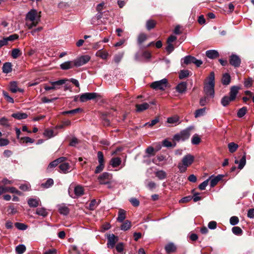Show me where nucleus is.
<instances>
[{
  "label": "nucleus",
  "instance_id": "nucleus-1",
  "mask_svg": "<svg viewBox=\"0 0 254 254\" xmlns=\"http://www.w3.org/2000/svg\"><path fill=\"white\" fill-rule=\"evenodd\" d=\"M40 21V15H38L35 9H32L29 11L26 16V25L29 29L37 26Z\"/></svg>",
  "mask_w": 254,
  "mask_h": 254
},
{
  "label": "nucleus",
  "instance_id": "nucleus-2",
  "mask_svg": "<svg viewBox=\"0 0 254 254\" xmlns=\"http://www.w3.org/2000/svg\"><path fill=\"white\" fill-rule=\"evenodd\" d=\"M194 157L190 154L185 155L182 160V162L179 163L178 167L181 173H184L188 166L193 162Z\"/></svg>",
  "mask_w": 254,
  "mask_h": 254
},
{
  "label": "nucleus",
  "instance_id": "nucleus-3",
  "mask_svg": "<svg viewBox=\"0 0 254 254\" xmlns=\"http://www.w3.org/2000/svg\"><path fill=\"white\" fill-rule=\"evenodd\" d=\"M190 128H187L182 130L180 132L176 134L173 138V142H179L180 141H184L188 139L190 135Z\"/></svg>",
  "mask_w": 254,
  "mask_h": 254
},
{
  "label": "nucleus",
  "instance_id": "nucleus-4",
  "mask_svg": "<svg viewBox=\"0 0 254 254\" xmlns=\"http://www.w3.org/2000/svg\"><path fill=\"white\" fill-rule=\"evenodd\" d=\"M168 85V80L166 78L153 82L150 87L155 90H164Z\"/></svg>",
  "mask_w": 254,
  "mask_h": 254
},
{
  "label": "nucleus",
  "instance_id": "nucleus-5",
  "mask_svg": "<svg viewBox=\"0 0 254 254\" xmlns=\"http://www.w3.org/2000/svg\"><path fill=\"white\" fill-rule=\"evenodd\" d=\"M183 62L182 63V65L183 64L185 65H188L190 64H194L197 67H199L202 64V61L200 60H197L195 57L191 56H187L182 59Z\"/></svg>",
  "mask_w": 254,
  "mask_h": 254
},
{
  "label": "nucleus",
  "instance_id": "nucleus-6",
  "mask_svg": "<svg viewBox=\"0 0 254 254\" xmlns=\"http://www.w3.org/2000/svg\"><path fill=\"white\" fill-rule=\"evenodd\" d=\"M112 178V174L107 172H104L98 177V180L100 184L105 185L109 184Z\"/></svg>",
  "mask_w": 254,
  "mask_h": 254
},
{
  "label": "nucleus",
  "instance_id": "nucleus-7",
  "mask_svg": "<svg viewBox=\"0 0 254 254\" xmlns=\"http://www.w3.org/2000/svg\"><path fill=\"white\" fill-rule=\"evenodd\" d=\"M90 60V57L88 55H84L79 57L73 61L74 65L76 67L85 64Z\"/></svg>",
  "mask_w": 254,
  "mask_h": 254
},
{
  "label": "nucleus",
  "instance_id": "nucleus-8",
  "mask_svg": "<svg viewBox=\"0 0 254 254\" xmlns=\"http://www.w3.org/2000/svg\"><path fill=\"white\" fill-rule=\"evenodd\" d=\"M229 63L235 67H238L240 66L241 59L237 55L233 54L229 57Z\"/></svg>",
  "mask_w": 254,
  "mask_h": 254
},
{
  "label": "nucleus",
  "instance_id": "nucleus-9",
  "mask_svg": "<svg viewBox=\"0 0 254 254\" xmlns=\"http://www.w3.org/2000/svg\"><path fill=\"white\" fill-rule=\"evenodd\" d=\"M214 84L206 83L204 86V92L206 97L213 98L214 95Z\"/></svg>",
  "mask_w": 254,
  "mask_h": 254
},
{
  "label": "nucleus",
  "instance_id": "nucleus-10",
  "mask_svg": "<svg viewBox=\"0 0 254 254\" xmlns=\"http://www.w3.org/2000/svg\"><path fill=\"white\" fill-rule=\"evenodd\" d=\"M98 96L96 93H85L80 95L79 100L82 102H86L88 100L95 99Z\"/></svg>",
  "mask_w": 254,
  "mask_h": 254
},
{
  "label": "nucleus",
  "instance_id": "nucleus-11",
  "mask_svg": "<svg viewBox=\"0 0 254 254\" xmlns=\"http://www.w3.org/2000/svg\"><path fill=\"white\" fill-rule=\"evenodd\" d=\"M66 159V158L65 157H62L55 160L49 164L47 168V171L49 172L51 171L53 168L57 166L59 164L64 162Z\"/></svg>",
  "mask_w": 254,
  "mask_h": 254
},
{
  "label": "nucleus",
  "instance_id": "nucleus-12",
  "mask_svg": "<svg viewBox=\"0 0 254 254\" xmlns=\"http://www.w3.org/2000/svg\"><path fill=\"white\" fill-rule=\"evenodd\" d=\"M118 241V237L115 236L114 234L109 235L108 237L107 245L109 248H113L115 244Z\"/></svg>",
  "mask_w": 254,
  "mask_h": 254
},
{
  "label": "nucleus",
  "instance_id": "nucleus-13",
  "mask_svg": "<svg viewBox=\"0 0 254 254\" xmlns=\"http://www.w3.org/2000/svg\"><path fill=\"white\" fill-rule=\"evenodd\" d=\"M59 167L60 168V172L66 174L69 172L70 165L68 163L63 162L60 163Z\"/></svg>",
  "mask_w": 254,
  "mask_h": 254
},
{
  "label": "nucleus",
  "instance_id": "nucleus-14",
  "mask_svg": "<svg viewBox=\"0 0 254 254\" xmlns=\"http://www.w3.org/2000/svg\"><path fill=\"white\" fill-rule=\"evenodd\" d=\"M41 203L39 198H30L27 201V203L30 207H37Z\"/></svg>",
  "mask_w": 254,
  "mask_h": 254
},
{
  "label": "nucleus",
  "instance_id": "nucleus-15",
  "mask_svg": "<svg viewBox=\"0 0 254 254\" xmlns=\"http://www.w3.org/2000/svg\"><path fill=\"white\" fill-rule=\"evenodd\" d=\"M149 104L147 103H143L141 104H136L135 105V111L136 112H143L149 108Z\"/></svg>",
  "mask_w": 254,
  "mask_h": 254
},
{
  "label": "nucleus",
  "instance_id": "nucleus-16",
  "mask_svg": "<svg viewBox=\"0 0 254 254\" xmlns=\"http://www.w3.org/2000/svg\"><path fill=\"white\" fill-rule=\"evenodd\" d=\"M239 89L240 87L237 86H233L231 87L229 93V97L231 98V99L235 100L236 98V96L238 93Z\"/></svg>",
  "mask_w": 254,
  "mask_h": 254
},
{
  "label": "nucleus",
  "instance_id": "nucleus-17",
  "mask_svg": "<svg viewBox=\"0 0 254 254\" xmlns=\"http://www.w3.org/2000/svg\"><path fill=\"white\" fill-rule=\"evenodd\" d=\"M206 56L209 59H214L219 57V54L216 50H210L206 52Z\"/></svg>",
  "mask_w": 254,
  "mask_h": 254
},
{
  "label": "nucleus",
  "instance_id": "nucleus-18",
  "mask_svg": "<svg viewBox=\"0 0 254 254\" xmlns=\"http://www.w3.org/2000/svg\"><path fill=\"white\" fill-rule=\"evenodd\" d=\"M9 90L12 93H16L17 91L20 92H23V90L20 88H18L17 86V82L15 81H12L10 83Z\"/></svg>",
  "mask_w": 254,
  "mask_h": 254
},
{
  "label": "nucleus",
  "instance_id": "nucleus-19",
  "mask_svg": "<svg viewBox=\"0 0 254 254\" xmlns=\"http://www.w3.org/2000/svg\"><path fill=\"white\" fill-rule=\"evenodd\" d=\"M235 163L239 164L238 168L240 170L242 169L246 163V153H244V155L243 156V157H242V158L240 159V161H238V160L236 159L235 160Z\"/></svg>",
  "mask_w": 254,
  "mask_h": 254
},
{
  "label": "nucleus",
  "instance_id": "nucleus-20",
  "mask_svg": "<svg viewBox=\"0 0 254 254\" xmlns=\"http://www.w3.org/2000/svg\"><path fill=\"white\" fill-rule=\"evenodd\" d=\"M187 88V84L186 82L180 83L176 87L177 91L180 93H183L186 92Z\"/></svg>",
  "mask_w": 254,
  "mask_h": 254
},
{
  "label": "nucleus",
  "instance_id": "nucleus-21",
  "mask_svg": "<svg viewBox=\"0 0 254 254\" xmlns=\"http://www.w3.org/2000/svg\"><path fill=\"white\" fill-rule=\"evenodd\" d=\"M74 66L73 61L65 62L60 65L61 68L63 70L72 68Z\"/></svg>",
  "mask_w": 254,
  "mask_h": 254
},
{
  "label": "nucleus",
  "instance_id": "nucleus-22",
  "mask_svg": "<svg viewBox=\"0 0 254 254\" xmlns=\"http://www.w3.org/2000/svg\"><path fill=\"white\" fill-rule=\"evenodd\" d=\"M212 176L209 179H210V186L214 187L223 177V175H219L216 177L211 179Z\"/></svg>",
  "mask_w": 254,
  "mask_h": 254
},
{
  "label": "nucleus",
  "instance_id": "nucleus-23",
  "mask_svg": "<svg viewBox=\"0 0 254 254\" xmlns=\"http://www.w3.org/2000/svg\"><path fill=\"white\" fill-rule=\"evenodd\" d=\"M231 81V76L229 73H225L221 79L222 83L224 85H228Z\"/></svg>",
  "mask_w": 254,
  "mask_h": 254
},
{
  "label": "nucleus",
  "instance_id": "nucleus-24",
  "mask_svg": "<svg viewBox=\"0 0 254 254\" xmlns=\"http://www.w3.org/2000/svg\"><path fill=\"white\" fill-rule=\"evenodd\" d=\"M12 71V64L11 63H5L2 66V71L4 73H8Z\"/></svg>",
  "mask_w": 254,
  "mask_h": 254
},
{
  "label": "nucleus",
  "instance_id": "nucleus-25",
  "mask_svg": "<svg viewBox=\"0 0 254 254\" xmlns=\"http://www.w3.org/2000/svg\"><path fill=\"white\" fill-rule=\"evenodd\" d=\"M126 218V211L122 209H120L118 212V217L117 220L119 222H122Z\"/></svg>",
  "mask_w": 254,
  "mask_h": 254
},
{
  "label": "nucleus",
  "instance_id": "nucleus-26",
  "mask_svg": "<svg viewBox=\"0 0 254 254\" xmlns=\"http://www.w3.org/2000/svg\"><path fill=\"white\" fill-rule=\"evenodd\" d=\"M36 214L43 217H45L48 215V212L45 208L40 207L37 208Z\"/></svg>",
  "mask_w": 254,
  "mask_h": 254
},
{
  "label": "nucleus",
  "instance_id": "nucleus-27",
  "mask_svg": "<svg viewBox=\"0 0 254 254\" xmlns=\"http://www.w3.org/2000/svg\"><path fill=\"white\" fill-rule=\"evenodd\" d=\"M11 116L15 119L21 120L26 119L28 117V115L24 113L18 112L12 114Z\"/></svg>",
  "mask_w": 254,
  "mask_h": 254
},
{
  "label": "nucleus",
  "instance_id": "nucleus-28",
  "mask_svg": "<svg viewBox=\"0 0 254 254\" xmlns=\"http://www.w3.org/2000/svg\"><path fill=\"white\" fill-rule=\"evenodd\" d=\"M156 23V21L154 20H148L146 23V29L149 31L151 30L152 29H153L155 27Z\"/></svg>",
  "mask_w": 254,
  "mask_h": 254
},
{
  "label": "nucleus",
  "instance_id": "nucleus-29",
  "mask_svg": "<svg viewBox=\"0 0 254 254\" xmlns=\"http://www.w3.org/2000/svg\"><path fill=\"white\" fill-rule=\"evenodd\" d=\"M165 250L168 254L175 252L176 250V247L173 243H169L165 246Z\"/></svg>",
  "mask_w": 254,
  "mask_h": 254
},
{
  "label": "nucleus",
  "instance_id": "nucleus-30",
  "mask_svg": "<svg viewBox=\"0 0 254 254\" xmlns=\"http://www.w3.org/2000/svg\"><path fill=\"white\" fill-rule=\"evenodd\" d=\"M58 209L60 213L64 215H67L69 212L68 208L65 205L59 206Z\"/></svg>",
  "mask_w": 254,
  "mask_h": 254
},
{
  "label": "nucleus",
  "instance_id": "nucleus-31",
  "mask_svg": "<svg viewBox=\"0 0 254 254\" xmlns=\"http://www.w3.org/2000/svg\"><path fill=\"white\" fill-rule=\"evenodd\" d=\"M96 55L97 57H99L101 58V59L105 60L107 58L108 56V53L106 51L100 50L97 52Z\"/></svg>",
  "mask_w": 254,
  "mask_h": 254
},
{
  "label": "nucleus",
  "instance_id": "nucleus-32",
  "mask_svg": "<svg viewBox=\"0 0 254 254\" xmlns=\"http://www.w3.org/2000/svg\"><path fill=\"white\" fill-rule=\"evenodd\" d=\"M238 145L233 142H230L228 145L229 151L231 153L235 152L238 148Z\"/></svg>",
  "mask_w": 254,
  "mask_h": 254
},
{
  "label": "nucleus",
  "instance_id": "nucleus-33",
  "mask_svg": "<svg viewBox=\"0 0 254 254\" xmlns=\"http://www.w3.org/2000/svg\"><path fill=\"white\" fill-rule=\"evenodd\" d=\"M233 101L234 100L231 99V97L227 96H225L221 99V103L223 106L226 107L229 104L230 102Z\"/></svg>",
  "mask_w": 254,
  "mask_h": 254
},
{
  "label": "nucleus",
  "instance_id": "nucleus-34",
  "mask_svg": "<svg viewBox=\"0 0 254 254\" xmlns=\"http://www.w3.org/2000/svg\"><path fill=\"white\" fill-rule=\"evenodd\" d=\"M167 123L171 124H179V118L177 116L169 117L167 119Z\"/></svg>",
  "mask_w": 254,
  "mask_h": 254
},
{
  "label": "nucleus",
  "instance_id": "nucleus-35",
  "mask_svg": "<svg viewBox=\"0 0 254 254\" xmlns=\"http://www.w3.org/2000/svg\"><path fill=\"white\" fill-rule=\"evenodd\" d=\"M121 163V159L119 157L113 158L111 160V164L113 167L119 166Z\"/></svg>",
  "mask_w": 254,
  "mask_h": 254
},
{
  "label": "nucleus",
  "instance_id": "nucleus-36",
  "mask_svg": "<svg viewBox=\"0 0 254 254\" xmlns=\"http://www.w3.org/2000/svg\"><path fill=\"white\" fill-rule=\"evenodd\" d=\"M74 193L77 196H80L83 194L84 190L83 187L80 186H77L74 188Z\"/></svg>",
  "mask_w": 254,
  "mask_h": 254
},
{
  "label": "nucleus",
  "instance_id": "nucleus-37",
  "mask_svg": "<svg viewBox=\"0 0 254 254\" xmlns=\"http://www.w3.org/2000/svg\"><path fill=\"white\" fill-rule=\"evenodd\" d=\"M131 226V222L129 220H126L121 225V229L124 231H127L130 228Z\"/></svg>",
  "mask_w": 254,
  "mask_h": 254
},
{
  "label": "nucleus",
  "instance_id": "nucleus-38",
  "mask_svg": "<svg viewBox=\"0 0 254 254\" xmlns=\"http://www.w3.org/2000/svg\"><path fill=\"white\" fill-rule=\"evenodd\" d=\"M156 176L160 180H163L166 178L167 174L163 170H160L155 173Z\"/></svg>",
  "mask_w": 254,
  "mask_h": 254
},
{
  "label": "nucleus",
  "instance_id": "nucleus-39",
  "mask_svg": "<svg viewBox=\"0 0 254 254\" xmlns=\"http://www.w3.org/2000/svg\"><path fill=\"white\" fill-rule=\"evenodd\" d=\"M26 251V247L24 245H19L15 248V251L17 254H22Z\"/></svg>",
  "mask_w": 254,
  "mask_h": 254
},
{
  "label": "nucleus",
  "instance_id": "nucleus-40",
  "mask_svg": "<svg viewBox=\"0 0 254 254\" xmlns=\"http://www.w3.org/2000/svg\"><path fill=\"white\" fill-rule=\"evenodd\" d=\"M54 184V180L52 179H48L45 183H43L41 186L44 188H49Z\"/></svg>",
  "mask_w": 254,
  "mask_h": 254
},
{
  "label": "nucleus",
  "instance_id": "nucleus-41",
  "mask_svg": "<svg viewBox=\"0 0 254 254\" xmlns=\"http://www.w3.org/2000/svg\"><path fill=\"white\" fill-rule=\"evenodd\" d=\"M21 55V52L19 49H13L11 51V56L13 59H16Z\"/></svg>",
  "mask_w": 254,
  "mask_h": 254
},
{
  "label": "nucleus",
  "instance_id": "nucleus-42",
  "mask_svg": "<svg viewBox=\"0 0 254 254\" xmlns=\"http://www.w3.org/2000/svg\"><path fill=\"white\" fill-rule=\"evenodd\" d=\"M247 112V108L246 107H243L240 109L237 112V116L239 118H242L244 117Z\"/></svg>",
  "mask_w": 254,
  "mask_h": 254
},
{
  "label": "nucleus",
  "instance_id": "nucleus-43",
  "mask_svg": "<svg viewBox=\"0 0 254 254\" xmlns=\"http://www.w3.org/2000/svg\"><path fill=\"white\" fill-rule=\"evenodd\" d=\"M163 145L167 147H174L176 145V142L173 141V143H172L167 139H165L163 141Z\"/></svg>",
  "mask_w": 254,
  "mask_h": 254
},
{
  "label": "nucleus",
  "instance_id": "nucleus-44",
  "mask_svg": "<svg viewBox=\"0 0 254 254\" xmlns=\"http://www.w3.org/2000/svg\"><path fill=\"white\" fill-rule=\"evenodd\" d=\"M200 142V138L197 134H195L192 137L191 143L192 144L197 145Z\"/></svg>",
  "mask_w": 254,
  "mask_h": 254
},
{
  "label": "nucleus",
  "instance_id": "nucleus-45",
  "mask_svg": "<svg viewBox=\"0 0 254 254\" xmlns=\"http://www.w3.org/2000/svg\"><path fill=\"white\" fill-rule=\"evenodd\" d=\"M232 232L236 235H241L243 233L242 229L238 226L233 227L232 229Z\"/></svg>",
  "mask_w": 254,
  "mask_h": 254
},
{
  "label": "nucleus",
  "instance_id": "nucleus-46",
  "mask_svg": "<svg viewBox=\"0 0 254 254\" xmlns=\"http://www.w3.org/2000/svg\"><path fill=\"white\" fill-rule=\"evenodd\" d=\"M189 75V71L188 70H182L179 74L180 79H183L187 77Z\"/></svg>",
  "mask_w": 254,
  "mask_h": 254
},
{
  "label": "nucleus",
  "instance_id": "nucleus-47",
  "mask_svg": "<svg viewBox=\"0 0 254 254\" xmlns=\"http://www.w3.org/2000/svg\"><path fill=\"white\" fill-rule=\"evenodd\" d=\"M205 112V108L200 109L196 110L195 112V117L198 118L201 116H203Z\"/></svg>",
  "mask_w": 254,
  "mask_h": 254
},
{
  "label": "nucleus",
  "instance_id": "nucleus-48",
  "mask_svg": "<svg viewBox=\"0 0 254 254\" xmlns=\"http://www.w3.org/2000/svg\"><path fill=\"white\" fill-rule=\"evenodd\" d=\"M2 94H3V96L4 97L5 100L7 102H8L9 103H13L14 102L13 99L9 96L8 93L7 92H6V91H3Z\"/></svg>",
  "mask_w": 254,
  "mask_h": 254
},
{
  "label": "nucleus",
  "instance_id": "nucleus-49",
  "mask_svg": "<svg viewBox=\"0 0 254 254\" xmlns=\"http://www.w3.org/2000/svg\"><path fill=\"white\" fill-rule=\"evenodd\" d=\"M20 141H22L23 143H34V139L29 137H23L20 138Z\"/></svg>",
  "mask_w": 254,
  "mask_h": 254
},
{
  "label": "nucleus",
  "instance_id": "nucleus-50",
  "mask_svg": "<svg viewBox=\"0 0 254 254\" xmlns=\"http://www.w3.org/2000/svg\"><path fill=\"white\" fill-rule=\"evenodd\" d=\"M147 39V36L146 34L144 33H141L139 34L138 37L137 41L138 43L141 44L144 41H145Z\"/></svg>",
  "mask_w": 254,
  "mask_h": 254
},
{
  "label": "nucleus",
  "instance_id": "nucleus-51",
  "mask_svg": "<svg viewBox=\"0 0 254 254\" xmlns=\"http://www.w3.org/2000/svg\"><path fill=\"white\" fill-rule=\"evenodd\" d=\"M239 222V218L237 216H232L230 219V223L232 225H235Z\"/></svg>",
  "mask_w": 254,
  "mask_h": 254
},
{
  "label": "nucleus",
  "instance_id": "nucleus-52",
  "mask_svg": "<svg viewBox=\"0 0 254 254\" xmlns=\"http://www.w3.org/2000/svg\"><path fill=\"white\" fill-rule=\"evenodd\" d=\"M215 74L214 72H210L209 76L208 77V83L214 84L215 85Z\"/></svg>",
  "mask_w": 254,
  "mask_h": 254
},
{
  "label": "nucleus",
  "instance_id": "nucleus-53",
  "mask_svg": "<svg viewBox=\"0 0 254 254\" xmlns=\"http://www.w3.org/2000/svg\"><path fill=\"white\" fill-rule=\"evenodd\" d=\"M19 36L18 35L16 34H14L12 35H10L9 36L7 37H5L7 42L8 43V41H13L15 40H17Z\"/></svg>",
  "mask_w": 254,
  "mask_h": 254
},
{
  "label": "nucleus",
  "instance_id": "nucleus-54",
  "mask_svg": "<svg viewBox=\"0 0 254 254\" xmlns=\"http://www.w3.org/2000/svg\"><path fill=\"white\" fill-rule=\"evenodd\" d=\"M109 114L108 113H105L102 114L103 121V124L104 126H108L110 125V121L109 120L106 119V117Z\"/></svg>",
  "mask_w": 254,
  "mask_h": 254
},
{
  "label": "nucleus",
  "instance_id": "nucleus-55",
  "mask_svg": "<svg viewBox=\"0 0 254 254\" xmlns=\"http://www.w3.org/2000/svg\"><path fill=\"white\" fill-rule=\"evenodd\" d=\"M81 110L80 108H76L73 110H71L70 111H64L62 113V114L65 115V114H74L77 113H78L79 111Z\"/></svg>",
  "mask_w": 254,
  "mask_h": 254
},
{
  "label": "nucleus",
  "instance_id": "nucleus-56",
  "mask_svg": "<svg viewBox=\"0 0 254 254\" xmlns=\"http://www.w3.org/2000/svg\"><path fill=\"white\" fill-rule=\"evenodd\" d=\"M167 46L166 47V50L169 55L174 50V47L171 43H167Z\"/></svg>",
  "mask_w": 254,
  "mask_h": 254
},
{
  "label": "nucleus",
  "instance_id": "nucleus-57",
  "mask_svg": "<svg viewBox=\"0 0 254 254\" xmlns=\"http://www.w3.org/2000/svg\"><path fill=\"white\" fill-rule=\"evenodd\" d=\"M15 225L16 227V228L19 230H26L27 228V225L21 223L17 222L15 223Z\"/></svg>",
  "mask_w": 254,
  "mask_h": 254
},
{
  "label": "nucleus",
  "instance_id": "nucleus-58",
  "mask_svg": "<svg viewBox=\"0 0 254 254\" xmlns=\"http://www.w3.org/2000/svg\"><path fill=\"white\" fill-rule=\"evenodd\" d=\"M129 202L131 203V204L135 207L139 206V201L136 198H131L129 199Z\"/></svg>",
  "mask_w": 254,
  "mask_h": 254
},
{
  "label": "nucleus",
  "instance_id": "nucleus-59",
  "mask_svg": "<svg viewBox=\"0 0 254 254\" xmlns=\"http://www.w3.org/2000/svg\"><path fill=\"white\" fill-rule=\"evenodd\" d=\"M98 159L99 164L104 163V155L101 151H98L97 153Z\"/></svg>",
  "mask_w": 254,
  "mask_h": 254
},
{
  "label": "nucleus",
  "instance_id": "nucleus-60",
  "mask_svg": "<svg viewBox=\"0 0 254 254\" xmlns=\"http://www.w3.org/2000/svg\"><path fill=\"white\" fill-rule=\"evenodd\" d=\"M209 180V179H207V180L204 181V182H203L202 183H201L199 185L198 188L200 190H204L205 189V188L206 187V186L208 185Z\"/></svg>",
  "mask_w": 254,
  "mask_h": 254
},
{
  "label": "nucleus",
  "instance_id": "nucleus-61",
  "mask_svg": "<svg viewBox=\"0 0 254 254\" xmlns=\"http://www.w3.org/2000/svg\"><path fill=\"white\" fill-rule=\"evenodd\" d=\"M192 199V196L189 195L182 198L179 200L180 203H187Z\"/></svg>",
  "mask_w": 254,
  "mask_h": 254
},
{
  "label": "nucleus",
  "instance_id": "nucleus-62",
  "mask_svg": "<svg viewBox=\"0 0 254 254\" xmlns=\"http://www.w3.org/2000/svg\"><path fill=\"white\" fill-rule=\"evenodd\" d=\"M67 80V79H62L58 81L52 82L51 84H54V86L56 87L57 86H59L64 84L65 82V81Z\"/></svg>",
  "mask_w": 254,
  "mask_h": 254
},
{
  "label": "nucleus",
  "instance_id": "nucleus-63",
  "mask_svg": "<svg viewBox=\"0 0 254 254\" xmlns=\"http://www.w3.org/2000/svg\"><path fill=\"white\" fill-rule=\"evenodd\" d=\"M104 168V163L99 164V165L96 167L95 171V173L96 174H98V173L101 172L103 170Z\"/></svg>",
  "mask_w": 254,
  "mask_h": 254
},
{
  "label": "nucleus",
  "instance_id": "nucleus-64",
  "mask_svg": "<svg viewBox=\"0 0 254 254\" xmlns=\"http://www.w3.org/2000/svg\"><path fill=\"white\" fill-rule=\"evenodd\" d=\"M9 141L7 139L0 138V146H3L8 145Z\"/></svg>",
  "mask_w": 254,
  "mask_h": 254
}]
</instances>
